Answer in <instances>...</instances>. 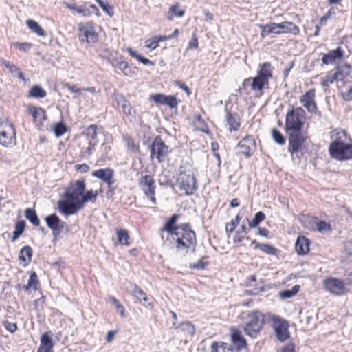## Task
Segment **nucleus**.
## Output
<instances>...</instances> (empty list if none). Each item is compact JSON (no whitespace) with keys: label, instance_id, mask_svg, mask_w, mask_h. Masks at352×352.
<instances>
[{"label":"nucleus","instance_id":"39","mask_svg":"<svg viewBox=\"0 0 352 352\" xmlns=\"http://www.w3.org/2000/svg\"><path fill=\"white\" fill-rule=\"evenodd\" d=\"M177 328L179 331L190 336H193L195 331L194 325L190 322H184Z\"/></svg>","mask_w":352,"mask_h":352},{"label":"nucleus","instance_id":"62","mask_svg":"<svg viewBox=\"0 0 352 352\" xmlns=\"http://www.w3.org/2000/svg\"><path fill=\"white\" fill-rule=\"evenodd\" d=\"M75 168L77 171L81 173H87L89 170V166L86 164H77Z\"/></svg>","mask_w":352,"mask_h":352},{"label":"nucleus","instance_id":"5","mask_svg":"<svg viewBox=\"0 0 352 352\" xmlns=\"http://www.w3.org/2000/svg\"><path fill=\"white\" fill-rule=\"evenodd\" d=\"M89 199H59L57 210L65 217L76 214ZM92 201L93 199H90Z\"/></svg>","mask_w":352,"mask_h":352},{"label":"nucleus","instance_id":"25","mask_svg":"<svg viewBox=\"0 0 352 352\" xmlns=\"http://www.w3.org/2000/svg\"><path fill=\"white\" fill-rule=\"evenodd\" d=\"M30 112L33 116L35 122L37 123L38 126H43L44 125V121L47 119L45 111L41 107H31Z\"/></svg>","mask_w":352,"mask_h":352},{"label":"nucleus","instance_id":"20","mask_svg":"<svg viewBox=\"0 0 352 352\" xmlns=\"http://www.w3.org/2000/svg\"><path fill=\"white\" fill-rule=\"evenodd\" d=\"M139 186L146 196L155 198V180L151 175L142 177L139 179Z\"/></svg>","mask_w":352,"mask_h":352},{"label":"nucleus","instance_id":"12","mask_svg":"<svg viewBox=\"0 0 352 352\" xmlns=\"http://www.w3.org/2000/svg\"><path fill=\"white\" fill-rule=\"evenodd\" d=\"M288 138V151L293 155L302 150V145L305 141V137L301 133V131L287 132Z\"/></svg>","mask_w":352,"mask_h":352},{"label":"nucleus","instance_id":"51","mask_svg":"<svg viewBox=\"0 0 352 352\" xmlns=\"http://www.w3.org/2000/svg\"><path fill=\"white\" fill-rule=\"evenodd\" d=\"M259 28L261 29V36L265 38L270 34H274V29L273 28L272 23L265 25H259Z\"/></svg>","mask_w":352,"mask_h":352},{"label":"nucleus","instance_id":"7","mask_svg":"<svg viewBox=\"0 0 352 352\" xmlns=\"http://www.w3.org/2000/svg\"><path fill=\"white\" fill-rule=\"evenodd\" d=\"M266 316L272 322V327L275 331L277 339L280 342H284L288 339L289 337L288 322L279 316L269 314Z\"/></svg>","mask_w":352,"mask_h":352},{"label":"nucleus","instance_id":"50","mask_svg":"<svg viewBox=\"0 0 352 352\" xmlns=\"http://www.w3.org/2000/svg\"><path fill=\"white\" fill-rule=\"evenodd\" d=\"M265 218V214L260 211L255 214L254 219L249 222V226L251 228H256L258 224L263 221Z\"/></svg>","mask_w":352,"mask_h":352},{"label":"nucleus","instance_id":"37","mask_svg":"<svg viewBox=\"0 0 352 352\" xmlns=\"http://www.w3.org/2000/svg\"><path fill=\"white\" fill-rule=\"evenodd\" d=\"M210 352H232V349L224 342H213Z\"/></svg>","mask_w":352,"mask_h":352},{"label":"nucleus","instance_id":"40","mask_svg":"<svg viewBox=\"0 0 352 352\" xmlns=\"http://www.w3.org/2000/svg\"><path fill=\"white\" fill-rule=\"evenodd\" d=\"M25 228V223L24 221L21 220L17 221L15 225V230L13 232L12 241H15L24 232Z\"/></svg>","mask_w":352,"mask_h":352},{"label":"nucleus","instance_id":"22","mask_svg":"<svg viewBox=\"0 0 352 352\" xmlns=\"http://www.w3.org/2000/svg\"><path fill=\"white\" fill-rule=\"evenodd\" d=\"M238 146L241 148V153L245 156H251L256 148L255 140L252 136L244 138L239 143Z\"/></svg>","mask_w":352,"mask_h":352},{"label":"nucleus","instance_id":"56","mask_svg":"<svg viewBox=\"0 0 352 352\" xmlns=\"http://www.w3.org/2000/svg\"><path fill=\"white\" fill-rule=\"evenodd\" d=\"M239 215H236L234 219H232L229 223L226 226V230L228 233L232 232L236 228V225L239 222Z\"/></svg>","mask_w":352,"mask_h":352},{"label":"nucleus","instance_id":"33","mask_svg":"<svg viewBox=\"0 0 352 352\" xmlns=\"http://www.w3.org/2000/svg\"><path fill=\"white\" fill-rule=\"evenodd\" d=\"M131 294L138 300V301L147 302L146 294L136 284L130 283Z\"/></svg>","mask_w":352,"mask_h":352},{"label":"nucleus","instance_id":"38","mask_svg":"<svg viewBox=\"0 0 352 352\" xmlns=\"http://www.w3.org/2000/svg\"><path fill=\"white\" fill-rule=\"evenodd\" d=\"M27 25L28 28L35 34H36L38 36H44L45 35V32L43 30V29L41 28V26L38 24V22L29 19L27 21Z\"/></svg>","mask_w":352,"mask_h":352},{"label":"nucleus","instance_id":"23","mask_svg":"<svg viewBox=\"0 0 352 352\" xmlns=\"http://www.w3.org/2000/svg\"><path fill=\"white\" fill-rule=\"evenodd\" d=\"M309 241L303 236H298L296 241V251L299 255H305L309 251Z\"/></svg>","mask_w":352,"mask_h":352},{"label":"nucleus","instance_id":"35","mask_svg":"<svg viewBox=\"0 0 352 352\" xmlns=\"http://www.w3.org/2000/svg\"><path fill=\"white\" fill-rule=\"evenodd\" d=\"M46 95V91L40 85H34L28 94L29 97L35 98H43Z\"/></svg>","mask_w":352,"mask_h":352},{"label":"nucleus","instance_id":"8","mask_svg":"<svg viewBox=\"0 0 352 352\" xmlns=\"http://www.w3.org/2000/svg\"><path fill=\"white\" fill-rule=\"evenodd\" d=\"M16 143V131L14 124L8 120L0 123V144L6 147Z\"/></svg>","mask_w":352,"mask_h":352},{"label":"nucleus","instance_id":"13","mask_svg":"<svg viewBox=\"0 0 352 352\" xmlns=\"http://www.w3.org/2000/svg\"><path fill=\"white\" fill-rule=\"evenodd\" d=\"M350 68L351 66L346 64L341 66H337L336 72L334 74H328L324 78H322L321 82L322 87H329L334 82V80H343L344 76L349 74Z\"/></svg>","mask_w":352,"mask_h":352},{"label":"nucleus","instance_id":"59","mask_svg":"<svg viewBox=\"0 0 352 352\" xmlns=\"http://www.w3.org/2000/svg\"><path fill=\"white\" fill-rule=\"evenodd\" d=\"M166 95L162 94H156L151 96V98L157 104H164Z\"/></svg>","mask_w":352,"mask_h":352},{"label":"nucleus","instance_id":"27","mask_svg":"<svg viewBox=\"0 0 352 352\" xmlns=\"http://www.w3.org/2000/svg\"><path fill=\"white\" fill-rule=\"evenodd\" d=\"M226 122L229 126L230 131H237L240 127V118L237 113H232L230 111H227L226 113Z\"/></svg>","mask_w":352,"mask_h":352},{"label":"nucleus","instance_id":"28","mask_svg":"<svg viewBox=\"0 0 352 352\" xmlns=\"http://www.w3.org/2000/svg\"><path fill=\"white\" fill-rule=\"evenodd\" d=\"M77 12L85 16H91L92 14L99 16V10L98 8L93 4L89 3H85L83 5L78 6Z\"/></svg>","mask_w":352,"mask_h":352},{"label":"nucleus","instance_id":"10","mask_svg":"<svg viewBox=\"0 0 352 352\" xmlns=\"http://www.w3.org/2000/svg\"><path fill=\"white\" fill-rule=\"evenodd\" d=\"M78 30L79 40L81 42L94 44L98 41V35L91 23H79Z\"/></svg>","mask_w":352,"mask_h":352},{"label":"nucleus","instance_id":"15","mask_svg":"<svg viewBox=\"0 0 352 352\" xmlns=\"http://www.w3.org/2000/svg\"><path fill=\"white\" fill-rule=\"evenodd\" d=\"M304 226L309 229H316L320 233H329L332 230L331 226L324 221H319L317 217H307L303 220Z\"/></svg>","mask_w":352,"mask_h":352},{"label":"nucleus","instance_id":"43","mask_svg":"<svg viewBox=\"0 0 352 352\" xmlns=\"http://www.w3.org/2000/svg\"><path fill=\"white\" fill-rule=\"evenodd\" d=\"M127 52L132 57L135 58L140 62L142 63L145 65H154V63L151 60H150L149 59L138 54L137 52L133 50L131 47L127 48Z\"/></svg>","mask_w":352,"mask_h":352},{"label":"nucleus","instance_id":"46","mask_svg":"<svg viewBox=\"0 0 352 352\" xmlns=\"http://www.w3.org/2000/svg\"><path fill=\"white\" fill-rule=\"evenodd\" d=\"M38 283V280L37 278V275L36 272H33L30 277L28 283L27 285H23V288L24 290L28 291L30 288H33L34 289H36V285Z\"/></svg>","mask_w":352,"mask_h":352},{"label":"nucleus","instance_id":"3","mask_svg":"<svg viewBox=\"0 0 352 352\" xmlns=\"http://www.w3.org/2000/svg\"><path fill=\"white\" fill-rule=\"evenodd\" d=\"M174 232V235L177 236L176 247L178 249L182 248H189L191 245L195 247L197 244L196 234L190 229L189 224H183Z\"/></svg>","mask_w":352,"mask_h":352},{"label":"nucleus","instance_id":"55","mask_svg":"<svg viewBox=\"0 0 352 352\" xmlns=\"http://www.w3.org/2000/svg\"><path fill=\"white\" fill-rule=\"evenodd\" d=\"M169 12L176 16H179V17L184 16V14L185 13L184 10L179 9V3H175V4L173 5L169 9Z\"/></svg>","mask_w":352,"mask_h":352},{"label":"nucleus","instance_id":"60","mask_svg":"<svg viewBox=\"0 0 352 352\" xmlns=\"http://www.w3.org/2000/svg\"><path fill=\"white\" fill-rule=\"evenodd\" d=\"M4 327L10 333H14L17 330V324L14 322L4 321L3 323Z\"/></svg>","mask_w":352,"mask_h":352},{"label":"nucleus","instance_id":"32","mask_svg":"<svg viewBox=\"0 0 352 352\" xmlns=\"http://www.w3.org/2000/svg\"><path fill=\"white\" fill-rule=\"evenodd\" d=\"M178 217L177 214H173L161 229V232L166 231L170 235H174V232L177 230L176 229H179V227L175 226Z\"/></svg>","mask_w":352,"mask_h":352},{"label":"nucleus","instance_id":"18","mask_svg":"<svg viewBox=\"0 0 352 352\" xmlns=\"http://www.w3.org/2000/svg\"><path fill=\"white\" fill-rule=\"evenodd\" d=\"M273 28L274 29V34H293L298 35L300 33L299 28L293 22L283 21L280 23H272Z\"/></svg>","mask_w":352,"mask_h":352},{"label":"nucleus","instance_id":"49","mask_svg":"<svg viewBox=\"0 0 352 352\" xmlns=\"http://www.w3.org/2000/svg\"><path fill=\"white\" fill-rule=\"evenodd\" d=\"M52 129L55 135L58 138L63 135L67 130V126L63 124V122L54 124Z\"/></svg>","mask_w":352,"mask_h":352},{"label":"nucleus","instance_id":"45","mask_svg":"<svg viewBox=\"0 0 352 352\" xmlns=\"http://www.w3.org/2000/svg\"><path fill=\"white\" fill-rule=\"evenodd\" d=\"M118 243L121 245H129V234L126 230L120 229L117 230Z\"/></svg>","mask_w":352,"mask_h":352},{"label":"nucleus","instance_id":"16","mask_svg":"<svg viewBox=\"0 0 352 352\" xmlns=\"http://www.w3.org/2000/svg\"><path fill=\"white\" fill-rule=\"evenodd\" d=\"M47 226L52 231L54 236H57L65 228H67V225L65 221L55 214H51L45 218Z\"/></svg>","mask_w":352,"mask_h":352},{"label":"nucleus","instance_id":"47","mask_svg":"<svg viewBox=\"0 0 352 352\" xmlns=\"http://www.w3.org/2000/svg\"><path fill=\"white\" fill-rule=\"evenodd\" d=\"M272 137L274 141L279 145H283L285 143V138L276 129L273 128L271 131Z\"/></svg>","mask_w":352,"mask_h":352},{"label":"nucleus","instance_id":"61","mask_svg":"<svg viewBox=\"0 0 352 352\" xmlns=\"http://www.w3.org/2000/svg\"><path fill=\"white\" fill-rule=\"evenodd\" d=\"M63 87L65 88H67L68 90L73 93H76L80 94L81 93L82 89H78L76 88V85H72L68 82H66L63 85Z\"/></svg>","mask_w":352,"mask_h":352},{"label":"nucleus","instance_id":"42","mask_svg":"<svg viewBox=\"0 0 352 352\" xmlns=\"http://www.w3.org/2000/svg\"><path fill=\"white\" fill-rule=\"evenodd\" d=\"M53 344L51 338L47 333H44L41 338V345L39 347H43V350H47L52 352Z\"/></svg>","mask_w":352,"mask_h":352},{"label":"nucleus","instance_id":"1","mask_svg":"<svg viewBox=\"0 0 352 352\" xmlns=\"http://www.w3.org/2000/svg\"><path fill=\"white\" fill-rule=\"evenodd\" d=\"M345 138V131L338 132L334 140L330 144L329 152L333 159L339 161L352 160V143H346L344 140Z\"/></svg>","mask_w":352,"mask_h":352},{"label":"nucleus","instance_id":"41","mask_svg":"<svg viewBox=\"0 0 352 352\" xmlns=\"http://www.w3.org/2000/svg\"><path fill=\"white\" fill-rule=\"evenodd\" d=\"M25 217L34 226L40 225V220L36 213V211L32 208H28L25 212Z\"/></svg>","mask_w":352,"mask_h":352},{"label":"nucleus","instance_id":"53","mask_svg":"<svg viewBox=\"0 0 352 352\" xmlns=\"http://www.w3.org/2000/svg\"><path fill=\"white\" fill-rule=\"evenodd\" d=\"M109 299L112 305L115 307L116 310L120 314V315L124 316L125 309L123 305H122L114 296H109Z\"/></svg>","mask_w":352,"mask_h":352},{"label":"nucleus","instance_id":"21","mask_svg":"<svg viewBox=\"0 0 352 352\" xmlns=\"http://www.w3.org/2000/svg\"><path fill=\"white\" fill-rule=\"evenodd\" d=\"M315 90L309 89L300 98V102L309 112L315 113L317 111V105L314 100Z\"/></svg>","mask_w":352,"mask_h":352},{"label":"nucleus","instance_id":"48","mask_svg":"<svg viewBox=\"0 0 352 352\" xmlns=\"http://www.w3.org/2000/svg\"><path fill=\"white\" fill-rule=\"evenodd\" d=\"M299 289H300V286L298 285H296L293 286L291 289H287V290L281 292L280 293V296L284 299L290 298L294 296L299 292Z\"/></svg>","mask_w":352,"mask_h":352},{"label":"nucleus","instance_id":"14","mask_svg":"<svg viewBox=\"0 0 352 352\" xmlns=\"http://www.w3.org/2000/svg\"><path fill=\"white\" fill-rule=\"evenodd\" d=\"M85 192V182L77 180L69 184L62 198H81Z\"/></svg>","mask_w":352,"mask_h":352},{"label":"nucleus","instance_id":"26","mask_svg":"<svg viewBox=\"0 0 352 352\" xmlns=\"http://www.w3.org/2000/svg\"><path fill=\"white\" fill-rule=\"evenodd\" d=\"M0 63L6 67L9 72L14 76H17L19 79L25 81V78L23 72L20 69L15 65L11 63L10 61L1 58Z\"/></svg>","mask_w":352,"mask_h":352},{"label":"nucleus","instance_id":"9","mask_svg":"<svg viewBox=\"0 0 352 352\" xmlns=\"http://www.w3.org/2000/svg\"><path fill=\"white\" fill-rule=\"evenodd\" d=\"M171 149L165 144L160 136H157L151 145V157L156 158L159 162L166 160Z\"/></svg>","mask_w":352,"mask_h":352},{"label":"nucleus","instance_id":"57","mask_svg":"<svg viewBox=\"0 0 352 352\" xmlns=\"http://www.w3.org/2000/svg\"><path fill=\"white\" fill-rule=\"evenodd\" d=\"M177 100L174 96H166L164 104L168 105L170 108H175L177 106Z\"/></svg>","mask_w":352,"mask_h":352},{"label":"nucleus","instance_id":"30","mask_svg":"<svg viewBox=\"0 0 352 352\" xmlns=\"http://www.w3.org/2000/svg\"><path fill=\"white\" fill-rule=\"evenodd\" d=\"M260 69L257 72L258 76L270 80L272 78V67L270 63L265 62L260 65Z\"/></svg>","mask_w":352,"mask_h":352},{"label":"nucleus","instance_id":"19","mask_svg":"<svg viewBox=\"0 0 352 352\" xmlns=\"http://www.w3.org/2000/svg\"><path fill=\"white\" fill-rule=\"evenodd\" d=\"M113 98L118 107H120L122 112L128 117H135V111L130 102L121 94L115 93Z\"/></svg>","mask_w":352,"mask_h":352},{"label":"nucleus","instance_id":"11","mask_svg":"<svg viewBox=\"0 0 352 352\" xmlns=\"http://www.w3.org/2000/svg\"><path fill=\"white\" fill-rule=\"evenodd\" d=\"M323 286L327 291L335 296H342L348 292L343 280L334 277L325 278Z\"/></svg>","mask_w":352,"mask_h":352},{"label":"nucleus","instance_id":"64","mask_svg":"<svg viewBox=\"0 0 352 352\" xmlns=\"http://www.w3.org/2000/svg\"><path fill=\"white\" fill-rule=\"evenodd\" d=\"M342 98L345 101L352 100V87L348 89L345 92L342 94Z\"/></svg>","mask_w":352,"mask_h":352},{"label":"nucleus","instance_id":"63","mask_svg":"<svg viewBox=\"0 0 352 352\" xmlns=\"http://www.w3.org/2000/svg\"><path fill=\"white\" fill-rule=\"evenodd\" d=\"M206 265H207V263H204L202 261H199L197 263H195L193 264L190 263V268L203 270L206 267Z\"/></svg>","mask_w":352,"mask_h":352},{"label":"nucleus","instance_id":"36","mask_svg":"<svg viewBox=\"0 0 352 352\" xmlns=\"http://www.w3.org/2000/svg\"><path fill=\"white\" fill-rule=\"evenodd\" d=\"M164 41H166L165 36H154L145 41V46L151 50H155L159 46V43Z\"/></svg>","mask_w":352,"mask_h":352},{"label":"nucleus","instance_id":"34","mask_svg":"<svg viewBox=\"0 0 352 352\" xmlns=\"http://www.w3.org/2000/svg\"><path fill=\"white\" fill-rule=\"evenodd\" d=\"M32 249L30 246H24L19 252V258L21 261L25 263V265H28L32 259Z\"/></svg>","mask_w":352,"mask_h":352},{"label":"nucleus","instance_id":"52","mask_svg":"<svg viewBox=\"0 0 352 352\" xmlns=\"http://www.w3.org/2000/svg\"><path fill=\"white\" fill-rule=\"evenodd\" d=\"M112 65L122 71L125 75L128 74L127 69L129 68V64L127 62L116 60L112 63Z\"/></svg>","mask_w":352,"mask_h":352},{"label":"nucleus","instance_id":"2","mask_svg":"<svg viewBox=\"0 0 352 352\" xmlns=\"http://www.w3.org/2000/svg\"><path fill=\"white\" fill-rule=\"evenodd\" d=\"M265 316L259 311L247 313L244 324V331L251 338H256L263 329Z\"/></svg>","mask_w":352,"mask_h":352},{"label":"nucleus","instance_id":"17","mask_svg":"<svg viewBox=\"0 0 352 352\" xmlns=\"http://www.w3.org/2000/svg\"><path fill=\"white\" fill-rule=\"evenodd\" d=\"M92 175L95 177H97L105 182L107 184L109 192L107 193V197L112 196V184L113 182V170L111 168H107L104 169H99L93 172Z\"/></svg>","mask_w":352,"mask_h":352},{"label":"nucleus","instance_id":"4","mask_svg":"<svg viewBox=\"0 0 352 352\" xmlns=\"http://www.w3.org/2000/svg\"><path fill=\"white\" fill-rule=\"evenodd\" d=\"M305 111L302 107H294L285 117V129L286 132L302 131L304 126Z\"/></svg>","mask_w":352,"mask_h":352},{"label":"nucleus","instance_id":"31","mask_svg":"<svg viewBox=\"0 0 352 352\" xmlns=\"http://www.w3.org/2000/svg\"><path fill=\"white\" fill-rule=\"evenodd\" d=\"M269 85V81L265 78H262L258 76L252 78L251 82V89L254 91H263V88Z\"/></svg>","mask_w":352,"mask_h":352},{"label":"nucleus","instance_id":"29","mask_svg":"<svg viewBox=\"0 0 352 352\" xmlns=\"http://www.w3.org/2000/svg\"><path fill=\"white\" fill-rule=\"evenodd\" d=\"M232 341L237 351L246 347V340L237 329H234L232 332Z\"/></svg>","mask_w":352,"mask_h":352},{"label":"nucleus","instance_id":"44","mask_svg":"<svg viewBox=\"0 0 352 352\" xmlns=\"http://www.w3.org/2000/svg\"><path fill=\"white\" fill-rule=\"evenodd\" d=\"M97 129L98 127L95 124L90 125L86 129L85 133L87 137L89 138V142L97 143Z\"/></svg>","mask_w":352,"mask_h":352},{"label":"nucleus","instance_id":"24","mask_svg":"<svg viewBox=\"0 0 352 352\" xmlns=\"http://www.w3.org/2000/svg\"><path fill=\"white\" fill-rule=\"evenodd\" d=\"M343 52L340 47L336 50H330L327 54L323 55L322 62L324 65H329L336 61V59L342 58Z\"/></svg>","mask_w":352,"mask_h":352},{"label":"nucleus","instance_id":"6","mask_svg":"<svg viewBox=\"0 0 352 352\" xmlns=\"http://www.w3.org/2000/svg\"><path fill=\"white\" fill-rule=\"evenodd\" d=\"M179 195H190L196 190L195 177L190 170L181 172L177 179Z\"/></svg>","mask_w":352,"mask_h":352},{"label":"nucleus","instance_id":"54","mask_svg":"<svg viewBox=\"0 0 352 352\" xmlns=\"http://www.w3.org/2000/svg\"><path fill=\"white\" fill-rule=\"evenodd\" d=\"M259 250L269 255H274L276 253V249L269 244L262 243L259 245Z\"/></svg>","mask_w":352,"mask_h":352},{"label":"nucleus","instance_id":"58","mask_svg":"<svg viewBox=\"0 0 352 352\" xmlns=\"http://www.w3.org/2000/svg\"><path fill=\"white\" fill-rule=\"evenodd\" d=\"M98 5L101 7L104 12H105L109 16H111L113 14V8L108 3H104L102 0H95Z\"/></svg>","mask_w":352,"mask_h":352}]
</instances>
